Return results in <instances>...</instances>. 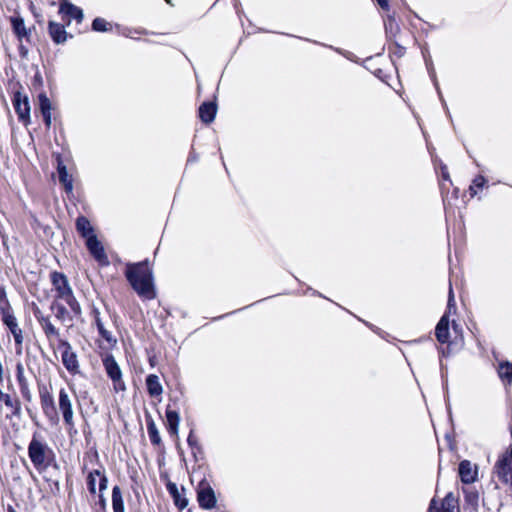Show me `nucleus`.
Wrapping results in <instances>:
<instances>
[{"label": "nucleus", "mask_w": 512, "mask_h": 512, "mask_svg": "<svg viewBox=\"0 0 512 512\" xmlns=\"http://www.w3.org/2000/svg\"><path fill=\"white\" fill-rule=\"evenodd\" d=\"M76 229L82 235V237L86 238V240L90 236H95L93 228L86 217L80 216L77 218Z\"/></svg>", "instance_id": "obj_25"}, {"label": "nucleus", "mask_w": 512, "mask_h": 512, "mask_svg": "<svg viewBox=\"0 0 512 512\" xmlns=\"http://www.w3.org/2000/svg\"><path fill=\"white\" fill-rule=\"evenodd\" d=\"M10 22L12 25V30L19 42H23V40L29 41L31 31L26 28L24 19L20 16H13L10 18Z\"/></svg>", "instance_id": "obj_15"}, {"label": "nucleus", "mask_w": 512, "mask_h": 512, "mask_svg": "<svg viewBox=\"0 0 512 512\" xmlns=\"http://www.w3.org/2000/svg\"><path fill=\"white\" fill-rule=\"evenodd\" d=\"M98 331H99V334L102 336V338L105 339L109 344L116 343V339L113 338L111 332L106 330L104 326L100 327V329Z\"/></svg>", "instance_id": "obj_37"}, {"label": "nucleus", "mask_w": 512, "mask_h": 512, "mask_svg": "<svg viewBox=\"0 0 512 512\" xmlns=\"http://www.w3.org/2000/svg\"><path fill=\"white\" fill-rule=\"evenodd\" d=\"M147 432L153 445L161 444V437L153 419L147 420Z\"/></svg>", "instance_id": "obj_28"}, {"label": "nucleus", "mask_w": 512, "mask_h": 512, "mask_svg": "<svg viewBox=\"0 0 512 512\" xmlns=\"http://www.w3.org/2000/svg\"><path fill=\"white\" fill-rule=\"evenodd\" d=\"M7 512H17L12 506H8Z\"/></svg>", "instance_id": "obj_45"}, {"label": "nucleus", "mask_w": 512, "mask_h": 512, "mask_svg": "<svg viewBox=\"0 0 512 512\" xmlns=\"http://www.w3.org/2000/svg\"><path fill=\"white\" fill-rule=\"evenodd\" d=\"M58 408L62 413L65 424L70 428L74 427L75 423L72 400L65 388H61L59 390Z\"/></svg>", "instance_id": "obj_8"}, {"label": "nucleus", "mask_w": 512, "mask_h": 512, "mask_svg": "<svg viewBox=\"0 0 512 512\" xmlns=\"http://www.w3.org/2000/svg\"><path fill=\"white\" fill-rule=\"evenodd\" d=\"M166 419H167V429L170 435L177 436L178 435V429H179V423H180V416L177 411L171 410L167 408L166 410Z\"/></svg>", "instance_id": "obj_22"}, {"label": "nucleus", "mask_w": 512, "mask_h": 512, "mask_svg": "<svg viewBox=\"0 0 512 512\" xmlns=\"http://www.w3.org/2000/svg\"><path fill=\"white\" fill-rule=\"evenodd\" d=\"M452 307H455V301H454V293H453V289H452V286L450 285V288H449V297H448V312L451 311Z\"/></svg>", "instance_id": "obj_39"}, {"label": "nucleus", "mask_w": 512, "mask_h": 512, "mask_svg": "<svg viewBox=\"0 0 512 512\" xmlns=\"http://www.w3.org/2000/svg\"><path fill=\"white\" fill-rule=\"evenodd\" d=\"M11 313H13V309L8 300L6 290L3 286H0V316L3 317Z\"/></svg>", "instance_id": "obj_27"}, {"label": "nucleus", "mask_w": 512, "mask_h": 512, "mask_svg": "<svg viewBox=\"0 0 512 512\" xmlns=\"http://www.w3.org/2000/svg\"><path fill=\"white\" fill-rule=\"evenodd\" d=\"M146 386L150 396L158 397L163 393L162 385L159 381V377L155 374H150L146 378Z\"/></svg>", "instance_id": "obj_24"}, {"label": "nucleus", "mask_w": 512, "mask_h": 512, "mask_svg": "<svg viewBox=\"0 0 512 512\" xmlns=\"http://www.w3.org/2000/svg\"><path fill=\"white\" fill-rule=\"evenodd\" d=\"M64 348L62 351V363L71 374L79 373V362L76 353L72 350L71 345L67 341L60 344Z\"/></svg>", "instance_id": "obj_10"}, {"label": "nucleus", "mask_w": 512, "mask_h": 512, "mask_svg": "<svg viewBox=\"0 0 512 512\" xmlns=\"http://www.w3.org/2000/svg\"><path fill=\"white\" fill-rule=\"evenodd\" d=\"M39 108L43 115L44 122L47 127L51 125V102L46 94L41 93L38 96Z\"/></svg>", "instance_id": "obj_23"}, {"label": "nucleus", "mask_w": 512, "mask_h": 512, "mask_svg": "<svg viewBox=\"0 0 512 512\" xmlns=\"http://www.w3.org/2000/svg\"><path fill=\"white\" fill-rule=\"evenodd\" d=\"M379 6L384 9V10H388L389 8V3H388V0H377Z\"/></svg>", "instance_id": "obj_42"}, {"label": "nucleus", "mask_w": 512, "mask_h": 512, "mask_svg": "<svg viewBox=\"0 0 512 512\" xmlns=\"http://www.w3.org/2000/svg\"><path fill=\"white\" fill-rule=\"evenodd\" d=\"M28 456L33 466L39 472L46 470L55 459L54 451L49 447L44 437L34 432L28 445Z\"/></svg>", "instance_id": "obj_2"}, {"label": "nucleus", "mask_w": 512, "mask_h": 512, "mask_svg": "<svg viewBox=\"0 0 512 512\" xmlns=\"http://www.w3.org/2000/svg\"><path fill=\"white\" fill-rule=\"evenodd\" d=\"M499 377L503 380H507L508 383L512 382V364L506 362L501 363L498 369Z\"/></svg>", "instance_id": "obj_30"}, {"label": "nucleus", "mask_w": 512, "mask_h": 512, "mask_svg": "<svg viewBox=\"0 0 512 512\" xmlns=\"http://www.w3.org/2000/svg\"><path fill=\"white\" fill-rule=\"evenodd\" d=\"M86 246L91 253V255L102 265H107L109 263L108 257L104 251L102 244L98 241L96 235L90 236L86 240Z\"/></svg>", "instance_id": "obj_11"}, {"label": "nucleus", "mask_w": 512, "mask_h": 512, "mask_svg": "<svg viewBox=\"0 0 512 512\" xmlns=\"http://www.w3.org/2000/svg\"><path fill=\"white\" fill-rule=\"evenodd\" d=\"M51 308L55 310V317L58 320L64 321L68 316V310L61 304L53 303Z\"/></svg>", "instance_id": "obj_33"}, {"label": "nucleus", "mask_w": 512, "mask_h": 512, "mask_svg": "<svg viewBox=\"0 0 512 512\" xmlns=\"http://www.w3.org/2000/svg\"><path fill=\"white\" fill-rule=\"evenodd\" d=\"M435 335L440 343L449 341V316L445 313L435 328Z\"/></svg>", "instance_id": "obj_18"}, {"label": "nucleus", "mask_w": 512, "mask_h": 512, "mask_svg": "<svg viewBox=\"0 0 512 512\" xmlns=\"http://www.w3.org/2000/svg\"><path fill=\"white\" fill-rule=\"evenodd\" d=\"M217 107L213 102L203 103L199 108V117L202 122L208 124L211 123L216 115Z\"/></svg>", "instance_id": "obj_21"}, {"label": "nucleus", "mask_w": 512, "mask_h": 512, "mask_svg": "<svg viewBox=\"0 0 512 512\" xmlns=\"http://www.w3.org/2000/svg\"><path fill=\"white\" fill-rule=\"evenodd\" d=\"M465 500L473 508H476L478 506L479 495L476 491H465Z\"/></svg>", "instance_id": "obj_35"}, {"label": "nucleus", "mask_w": 512, "mask_h": 512, "mask_svg": "<svg viewBox=\"0 0 512 512\" xmlns=\"http://www.w3.org/2000/svg\"><path fill=\"white\" fill-rule=\"evenodd\" d=\"M197 499L199 505L204 509H211L216 504L214 490L206 481H201L197 488Z\"/></svg>", "instance_id": "obj_9"}, {"label": "nucleus", "mask_w": 512, "mask_h": 512, "mask_svg": "<svg viewBox=\"0 0 512 512\" xmlns=\"http://www.w3.org/2000/svg\"><path fill=\"white\" fill-rule=\"evenodd\" d=\"M125 276L139 297L148 300L156 297L153 273L147 260L138 263H128Z\"/></svg>", "instance_id": "obj_1"}, {"label": "nucleus", "mask_w": 512, "mask_h": 512, "mask_svg": "<svg viewBox=\"0 0 512 512\" xmlns=\"http://www.w3.org/2000/svg\"><path fill=\"white\" fill-rule=\"evenodd\" d=\"M98 476H100V471L94 470V471L90 472L87 477L88 489L93 494L96 493V480H97Z\"/></svg>", "instance_id": "obj_32"}, {"label": "nucleus", "mask_w": 512, "mask_h": 512, "mask_svg": "<svg viewBox=\"0 0 512 512\" xmlns=\"http://www.w3.org/2000/svg\"><path fill=\"white\" fill-rule=\"evenodd\" d=\"M35 316L48 339H51L52 337H59V330L52 324L48 316H44L39 311L35 312Z\"/></svg>", "instance_id": "obj_16"}, {"label": "nucleus", "mask_w": 512, "mask_h": 512, "mask_svg": "<svg viewBox=\"0 0 512 512\" xmlns=\"http://www.w3.org/2000/svg\"><path fill=\"white\" fill-rule=\"evenodd\" d=\"M168 488L173 496L176 506L181 510L186 508V506L188 505V500L180 495L177 487L173 484L170 485Z\"/></svg>", "instance_id": "obj_29"}, {"label": "nucleus", "mask_w": 512, "mask_h": 512, "mask_svg": "<svg viewBox=\"0 0 512 512\" xmlns=\"http://www.w3.org/2000/svg\"><path fill=\"white\" fill-rule=\"evenodd\" d=\"M103 366L108 377L113 382V388L116 392L124 391L126 389L125 383L122 379V371L120 366L116 362L115 358L111 354H106L103 359Z\"/></svg>", "instance_id": "obj_4"}, {"label": "nucleus", "mask_w": 512, "mask_h": 512, "mask_svg": "<svg viewBox=\"0 0 512 512\" xmlns=\"http://www.w3.org/2000/svg\"><path fill=\"white\" fill-rule=\"evenodd\" d=\"M112 508L114 512H125L121 490L114 486L112 490Z\"/></svg>", "instance_id": "obj_26"}, {"label": "nucleus", "mask_w": 512, "mask_h": 512, "mask_svg": "<svg viewBox=\"0 0 512 512\" xmlns=\"http://www.w3.org/2000/svg\"><path fill=\"white\" fill-rule=\"evenodd\" d=\"M51 282L57 292V298L64 300L75 314H80V305L73 295L67 277L63 273L53 272Z\"/></svg>", "instance_id": "obj_3"}, {"label": "nucleus", "mask_w": 512, "mask_h": 512, "mask_svg": "<svg viewBox=\"0 0 512 512\" xmlns=\"http://www.w3.org/2000/svg\"><path fill=\"white\" fill-rule=\"evenodd\" d=\"M59 12L67 15L69 18L75 19L78 23L83 20V11L79 7L73 5L67 0H63L60 4Z\"/></svg>", "instance_id": "obj_17"}, {"label": "nucleus", "mask_w": 512, "mask_h": 512, "mask_svg": "<svg viewBox=\"0 0 512 512\" xmlns=\"http://www.w3.org/2000/svg\"><path fill=\"white\" fill-rule=\"evenodd\" d=\"M167 3H170V0H165Z\"/></svg>", "instance_id": "obj_48"}, {"label": "nucleus", "mask_w": 512, "mask_h": 512, "mask_svg": "<svg viewBox=\"0 0 512 512\" xmlns=\"http://www.w3.org/2000/svg\"><path fill=\"white\" fill-rule=\"evenodd\" d=\"M486 183V179L483 176H477L474 180L472 185L469 187V191L471 196H475L477 194L476 188H482Z\"/></svg>", "instance_id": "obj_34"}, {"label": "nucleus", "mask_w": 512, "mask_h": 512, "mask_svg": "<svg viewBox=\"0 0 512 512\" xmlns=\"http://www.w3.org/2000/svg\"><path fill=\"white\" fill-rule=\"evenodd\" d=\"M92 29L97 32H105L111 29V24L103 18H95L92 22Z\"/></svg>", "instance_id": "obj_31"}, {"label": "nucleus", "mask_w": 512, "mask_h": 512, "mask_svg": "<svg viewBox=\"0 0 512 512\" xmlns=\"http://www.w3.org/2000/svg\"><path fill=\"white\" fill-rule=\"evenodd\" d=\"M49 34L53 41L57 44L64 43L67 39V32L62 24L50 21L48 25Z\"/></svg>", "instance_id": "obj_19"}, {"label": "nucleus", "mask_w": 512, "mask_h": 512, "mask_svg": "<svg viewBox=\"0 0 512 512\" xmlns=\"http://www.w3.org/2000/svg\"><path fill=\"white\" fill-rule=\"evenodd\" d=\"M1 320L14 338L16 354L21 355L23 353L24 333L21 327L19 326L18 320L15 317L14 312L1 317Z\"/></svg>", "instance_id": "obj_5"}, {"label": "nucleus", "mask_w": 512, "mask_h": 512, "mask_svg": "<svg viewBox=\"0 0 512 512\" xmlns=\"http://www.w3.org/2000/svg\"><path fill=\"white\" fill-rule=\"evenodd\" d=\"M443 177L444 179L448 180L449 179V175L447 173H443Z\"/></svg>", "instance_id": "obj_47"}, {"label": "nucleus", "mask_w": 512, "mask_h": 512, "mask_svg": "<svg viewBox=\"0 0 512 512\" xmlns=\"http://www.w3.org/2000/svg\"><path fill=\"white\" fill-rule=\"evenodd\" d=\"M13 105L19 119L27 122L30 117V105L28 98L23 96L20 92H16L13 98Z\"/></svg>", "instance_id": "obj_12"}, {"label": "nucleus", "mask_w": 512, "mask_h": 512, "mask_svg": "<svg viewBox=\"0 0 512 512\" xmlns=\"http://www.w3.org/2000/svg\"><path fill=\"white\" fill-rule=\"evenodd\" d=\"M495 472L499 479L510 486L512 491V449L499 458L495 465Z\"/></svg>", "instance_id": "obj_6"}, {"label": "nucleus", "mask_w": 512, "mask_h": 512, "mask_svg": "<svg viewBox=\"0 0 512 512\" xmlns=\"http://www.w3.org/2000/svg\"><path fill=\"white\" fill-rule=\"evenodd\" d=\"M16 378H17L19 385L28 383V380L24 374V367H23L22 363H17V365H16Z\"/></svg>", "instance_id": "obj_36"}, {"label": "nucleus", "mask_w": 512, "mask_h": 512, "mask_svg": "<svg viewBox=\"0 0 512 512\" xmlns=\"http://www.w3.org/2000/svg\"><path fill=\"white\" fill-rule=\"evenodd\" d=\"M393 22H394V20L392 18H390L389 19V24H388L389 28H392Z\"/></svg>", "instance_id": "obj_46"}, {"label": "nucleus", "mask_w": 512, "mask_h": 512, "mask_svg": "<svg viewBox=\"0 0 512 512\" xmlns=\"http://www.w3.org/2000/svg\"><path fill=\"white\" fill-rule=\"evenodd\" d=\"M19 387H20V391H21L22 397L26 401L30 402L32 400V394H31V391L29 389V384L25 383V384L19 385Z\"/></svg>", "instance_id": "obj_38"}, {"label": "nucleus", "mask_w": 512, "mask_h": 512, "mask_svg": "<svg viewBox=\"0 0 512 512\" xmlns=\"http://www.w3.org/2000/svg\"><path fill=\"white\" fill-rule=\"evenodd\" d=\"M57 160H58L57 171H58L59 181L64 186L65 191L67 193H71L73 191L72 177L68 174L67 168L63 164L61 159L58 157Z\"/></svg>", "instance_id": "obj_20"}, {"label": "nucleus", "mask_w": 512, "mask_h": 512, "mask_svg": "<svg viewBox=\"0 0 512 512\" xmlns=\"http://www.w3.org/2000/svg\"><path fill=\"white\" fill-rule=\"evenodd\" d=\"M19 51H20V54L25 57L28 53V50L27 48L22 44V42H20V45H19Z\"/></svg>", "instance_id": "obj_43"}, {"label": "nucleus", "mask_w": 512, "mask_h": 512, "mask_svg": "<svg viewBox=\"0 0 512 512\" xmlns=\"http://www.w3.org/2000/svg\"><path fill=\"white\" fill-rule=\"evenodd\" d=\"M428 512H458L457 501L452 493L447 494L440 505L433 499Z\"/></svg>", "instance_id": "obj_13"}, {"label": "nucleus", "mask_w": 512, "mask_h": 512, "mask_svg": "<svg viewBox=\"0 0 512 512\" xmlns=\"http://www.w3.org/2000/svg\"><path fill=\"white\" fill-rule=\"evenodd\" d=\"M40 405L44 415L52 422H58V415L55 407L54 397L46 386L39 387Z\"/></svg>", "instance_id": "obj_7"}, {"label": "nucleus", "mask_w": 512, "mask_h": 512, "mask_svg": "<svg viewBox=\"0 0 512 512\" xmlns=\"http://www.w3.org/2000/svg\"><path fill=\"white\" fill-rule=\"evenodd\" d=\"M99 479V490L102 491L107 488V478L106 476L100 472V476H98Z\"/></svg>", "instance_id": "obj_40"}, {"label": "nucleus", "mask_w": 512, "mask_h": 512, "mask_svg": "<svg viewBox=\"0 0 512 512\" xmlns=\"http://www.w3.org/2000/svg\"><path fill=\"white\" fill-rule=\"evenodd\" d=\"M96 326H97V329L99 330L100 327H103V323L101 322L100 318H96Z\"/></svg>", "instance_id": "obj_44"}, {"label": "nucleus", "mask_w": 512, "mask_h": 512, "mask_svg": "<svg viewBox=\"0 0 512 512\" xmlns=\"http://www.w3.org/2000/svg\"><path fill=\"white\" fill-rule=\"evenodd\" d=\"M477 467L468 460H463L459 464V475L463 483H473L477 478Z\"/></svg>", "instance_id": "obj_14"}, {"label": "nucleus", "mask_w": 512, "mask_h": 512, "mask_svg": "<svg viewBox=\"0 0 512 512\" xmlns=\"http://www.w3.org/2000/svg\"><path fill=\"white\" fill-rule=\"evenodd\" d=\"M187 442H188L189 446H191V447H195L198 444L197 439H196V437H194L192 432L189 434Z\"/></svg>", "instance_id": "obj_41"}]
</instances>
